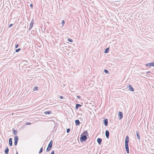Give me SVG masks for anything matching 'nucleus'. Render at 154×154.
Returning <instances> with one entry per match:
<instances>
[{"label":"nucleus","instance_id":"72a5a7b5","mask_svg":"<svg viewBox=\"0 0 154 154\" xmlns=\"http://www.w3.org/2000/svg\"><path fill=\"white\" fill-rule=\"evenodd\" d=\"M30 6L31 8H32L33 7V5L32 4H31L30 5Z\"/></svg>","mask_w":154,"mask_h":154},{"label":"nucleus","instance_id":"ddd939ff","mask_svg":"<svg viewBox=\"0 0 154 154\" xmlns=\"http://www.w3.org/2000/svg\"><path fill=\"white\" fill-rule=\"evenodd\" d=\"M12 139L11 138H9V144L10 146H12Z\"/></svg>","mask_w":154,"mask_h":154},{"label":"nucleus","instance_id":"a211bd4d","mask_svg":"<svg viewBox=\"0 0 154 154\" xmlns=\"http://www.w3.org/2000/svg\"><path fill=\"white\" fill-rule=\"evenodd\" d=\"M44 114L45 115H48L51 114V111H45L44 112Z\"/></svg>","mask_w":154,"mask_h":154},{"label":"nucleus","instance_id":"39448f33","mask_svg":"<svg viewBox=\"0 0 154 154\" xmlns=\"http://www.w3.org/2000/svg\"><path fill=\"white\" fill-rule=\"evenodd\" d=\"M146 66H154V62L146 63Z\"/></svg>","mask_w":154,"mask_h":154},{"label":"nucleus","instance_id":"5701e85b","mask_svg":"<svg viewBox=\"0 0 154 154\" xmlns=\"http://www.w3.org/2000/svg\"><path fill=\"white\" fill-rule=\"evenodd\" d=\"M38 88V87L35 86L33 88V91H35V90H37Z\"/></svg>","mask_w":154,"mask_h":154},{"label":"nucleus","instance_id":"393cba45","mask_svg":"<svg viewBox=\"0 0 154 154\" xmlns=\"http://www.w3.org/2000/svg\"><path fill=\"white\" fill-rule=\"evenodd\" d=\"M20 49H21L20 48H18L17 49L15 50V52H18L19 51H20Z\"/></svg>","mask_w":154,"mask_h":154},{"label":"nucleus","instance_id":"ea45409f","mask_svg":"<svg viewBox=\"0 0 154 154\" xmlns=\"http://www.w3.org/2000/svg\"><path fill=\"white\" fill-rule=\"evenodd\" d=\"M26 62L27 63H27V62H26Z\"/></svg>","mask_w":154,"mask_h":154},{"label":"nucleus","instance_id":"f3484780","mask_svg":"<svg viewBox=\"0 0 154 154\" xmlns=\"http://www.w3.org/2000/svg\"><path fill=\"white\" fill-rule=\"evenodd\" d=\"M82 105L79 104H76L75 105V108L76 109H77L79 107H81Z\"/></svg>","mask_w":154,"mask_h":154},{"label":"nucleus","instance_id":"2f4dec72","mask_svg":"<svg viewBox=\"0 0 154 154\" xmlns=\"http://www.w3.org/2000/svg\"><path fill=\"white\" fill-rule=\"evenodd\" d=\"M54 150H53L52 151L51 154H54Z\"/></svg>","mask_w":154,"mask_h":154},{"label":"nucleus","instance_id":"f03ea898","mask_svg":"<svg viewBox=\"0 0 154 154\" xmlns=\"http://www.w3.org/2000/svg\"><path fill=\"white\" fill-rule=\"evenodd\" d=\"M53 144V141L51 140L49 143L46 149V152H49L51 149Z\"/></svg>","mask_w":154,"mask_h":154},{"label":"nucleus","instance_id":"7c9ffc66","mask_svg":"<svg viewBox=\"0 0 154 154\" xmlns=\"http://www.w3.org/2000/svg\"><path fill=\"white\" fill-rule=\"evenodd\" d=\"M18 47V44H16L15 46V48H17Z\"/></svg>","mask_w":154,"mask_h":154},{"label":"nucleus","instance_id":"58836bf2","mask_svg":"<svg viewBox=\"0 0 154 154\" xmlns=\"http://www.w3.org/2000/svg\"><path fill=\"white\" fill-rule=\"evenodd\" d=\"M25 64H26V65H28V64H26V63H25Z\"/></svg>","mask_w":154,"mask_h":154},{"label":"nucleus","instance_id":"e433bc0d","mask_svg":"<svg viewBox=\"0 0 154 154\" xmlns=\"http://www.w3.org/2000/svg\"><path fill=\"white\" fill-rule=\"evenodd\" d=\"M77 97H78V98H80V96H77Z\"/></svg>","mask_w":154,"mask_h":154},{"label":"nucleus","instance_id":"cd10ccee","mask_svg":"<svg viewBox=\"0 0 154 154\" xmlns=\"http://www.w3.org/2000/svg\"><path fill=\"white\" fill-rule=\"evenodd\" d=\"M70 131V128H68L66 130V132L67 133H69Z\"/></svg>","mask_w":154,"mask_h":154},{"label":"nucleus","instance_id":"20e7f679","mask_svg":"<svg viewBox=\"0 0 154 154\" xmlns=\"http://www.w3.org/2000/svg\"><path fill=\"white\" fill-rule=\"evenodd\" d=\"M118 116L119 119H121L123 118V114L122 112L119 111L118 112Z\"/></svg>","mask_w":154,"mask_h":154},{"label":"nucleus","instance_id":"b1692460","mask_svg":"<svg viewBox=\"0 0 154 154\" xmlns=\"http://www.w3.org/2000/svg\"><path fill=\"white\" fill-rule=\"evenodd\" d=\"M68 41L70 42H73V40H72V39H71L70 38H68Z\"/></svg>","mask_w":154,"mask_h":154},{"label":"nucleus","instance_id":"7ed1b4c3","mask_svg":"<svg viewBox=\"0 0 154 154\" xmlns=\"http://www.w3.org/2000/svg\"><path fill=\"white\" fill-rule=\"evenodd\" d=\"M129 142V137L127 135L126 137L125 141V145H128Z\"/></svg>","mask_w":154,"mask_h":154},{"label":"nucleus","instance_id":"412c9836","mask_svg":"<svg viewBox=\"0 0 154 154\" xmlns=\"http://www.w3.org/2000/svg\"><path fill=\"white\" fill-rule=\"evenodd\" d=\"M13 132L14 134L15 135H16L17 134V131L16 130H14Z\"/></svg>","mask_w":154,"mask_h":154},{"label":"nucleus","instance_id":"aec40b11","mask_svg":"<svg viewBox=\"0 0 154 154\" xmlns=\"http://www.w3.org/2000/svg\"><path fill=\"white\" fill-rule=\"evenodd\" d=\"M18 137L17 136H15L14 138V141L18 142Z\"/></svg>","mask_w":154,"mask_h":154},{"label":"nucleus","instance_id":"4be33fe9","mask_svg":"<svg viewBox=\"0 0 154 154\" xmlns=\"http://www.w3.org/2000/svg\"><path fill=\"white\" fill-rule=\"evenodd\" d=\"M104 71L105 73L106 74H108L109 73V71L106 69H104Z\"/></svg>","mask_w":154,"mask_h":154},{"label":"nucleus","instance_id":"f257e3e1","mask_svg":"<svg viewBox=\"0 0 154 154\" xmlns=\"http://www.w3.org/2000/svg\"><path fill=\"white\" fill-rule=\"evenodd\" d=\"M87 136H85V135H83V134H81L80 138V141L82 142L85 141L87 139Z\"/></svg>","mask_w":154,"mask_h":154},{"label":"nucleus","instance_id":"2eb2a0df","mask_svg":"<svg viewBox=\"0 0 154 154\" xmlns=\"http://www.w3.org/2000/svg\"><path fill=\"white\" fill-rule=\"evenodd\" d=\"M136 134L137 136V138L139 141L140 140V137L139 135V132L138 131H137L136 132Z\"/></svg>","mask_w":154,"mask_h":154},{"label":"nucleus","instance_id":"c756f323","mask_svg":"<svg viewBox=\"0 0 154 154\" xmlns=\"http://www.w3.org/2000/svg\"><path fill=\"white\" fill-rule=\"evenodd\" d=\"M17 142H17V141H14V145H15V146H16V145H17Z\"/></svg>","mask_w":154,"mask_h":154},{"label":"nucleus","instance_id":"dca6fc26","mask_svg":"<svg viewBox=\"0 0 154 154\" xmlns=\"http://www.w3.org/2000/svg\"><path fill=\"white\" fill-rule=\"evenodd\" d=\"M5 154H8L9 152V149L8 147L5 148Z\"/></svg>","mask_w":154,"mask_h":154},{"label":"nucleus","instance_id":"6ab92c4d","mask_svg":"<svg viewBox=\"0 0 154 154\" xmlns=\"http://www.w3.org/2000/svg\"><path fill=\"white\" fill-rule=\"evenodd\" d=\"M109 48H108L105 49L104 51V53H108L109 52Z\"/></svg>","mask_w":154,"mask_h":154},{"label":"nucleus","instance_id":"1a4fd4ad","mask_svg":"<svg viewBox=\"0 0 154 154\" xmlns=\"http://www.w3.org/2000/svg\"><path fill=\"white\" fill-rule=\"evenodd\" d=\"M97 141L99 145H100L101 144L102 139L100 138H98L97 140Z\"/></svg>","mask_w":154,"mask_h":154},{"label":"nucleus","instance_id":"0eeeda50","mask_svg":"<svg viewBox=\"0 0 154 154\" xmlns=\"http://www.w3.org/2000/svg\"><path fill=\"white\" fill-rule=\"evenodd\" d=\"M33 23H34L33 20V19H32V20L29 25V30H30L31 29V28H32V27L33 25Z\"/></svg>","mask_w":154,"mask_h":154},{"label":"nucleus","instance_id":"6e6552de","mask_svg":"<svg viewBox=\"0 0 154 154\" xmlns=\"http://www.w3.org/2000/svg\"><path fill=\"white\" fill-rule=\"evenodd\" d=\"M109 132L108 130H106L105 131V135L106 137L107 138H109Z\"/></svg>","mask_w":154,"mask_h":154},{"label":"nucleus","instance_id":"f8f14e48","mask_svg":"<svg viewBox=\"0 0 154 154\" xmlns=\"http://www.w3.org/2000/svg\"><path fill=\"white\" fill-rule=\"evenodd\" d=\"M75 123L76 125L78 126L80 125V122L79 120L77 119L75 121Z\"/></svg>","mask_w":154,"mask_h":154},{"label":"nucleus","instance_id":"9b49d317","mask_svg":"<svg viewBox=\"0 0 154 154\" xmlns=\"http://www.w3.org/2000/svg\"><path fill=\"white\" fill-rule=\"evenodd\" d=\"M128 87H129V89L131 91H134V89L131 85H130V84L129 85Z\"/></svg>","mask_w":154,"mask_h":154},{"label":"nucleus","instance_id":"f704fd0d","mask_svg":"<svg viewBox=\"0 0 154 154\" xmlns=\"http://www.w3.org/2000/svg\"><path fill=\"white\" fill-rule=\"evenodd\" d=\"M151 73V72L149 71L147 72H146V74L148 75H149V73Z\"/></svg>","mask_w":154,"mask_h":154},{"label":"nucleus","instance_id":"c9c22d12","mask_svg":"<svg viewBox=\"0 0 154 154\" xmlns=\"http://www.w3.org/2000/svg\"><path fill=\"white\" fill-rule=\"evenodd\" d=\"M60 98L61 99H62L63 98V96H60Z\"/></svg>","mask_w":154,"mask_h":154},{"label":"nucleus","instance_id":"473e14b6","mask_svg":"<svg viewBox=\"0 0 154 154\" xmlns=\"http://www.w3.org/2000/svg\"><path fill=\"white\" fill-rule=\"evenodd\" d=\"M13 25V24H10L9 25V27H11Z\"/></svg>","mask_w":154,"mask_h":154},{"label":"nucleus","instance_id":"bb28decb","mask_svg":"<svg viewBox=\"0 0 154 154\" xmlns=\"http://www.w3.org/2000/svg\"><path fill=\"white\" fill-rule=\"evenodd\" d=\"M65 21L64 20H62V21L61 24H62V25L63 26L65 24Z\"/></svg>","mask_w":154,"mask_h":154},{"label":"nucleus","instance_id":"4c0bfd02","mask_svg":"<svg viewBox=\"0 0 154 154\" xmlns=\"http://www.w3.org/2000/svg\"><path fill=\"white\" fill-rule=\"evenodd\" d=\"M16 154H18L17 152H16Z\"/></svg>","mask_w":154,"mask_h":154},{"label":"nucleus","instance_id":"a878e982","mask_svg":"<svg viewBox=\"0 0 154 154\" xmlns=\"http://www.w3.org/2000/svg\"><path fill=\"white\" fill-rule=\"evenodd\" d=\"M43 151V148L42 147L40 149V151H39V153H41V152H42Z\"/></svg>","mask_w":154,"mask_h":154},{"label":"nucleus","instance_id":"423d86ee","mask_svg":"<svg viewBox=\"0 0 154 154\" xmlns=\"http://www.w3.org/2000/svg\"><path fill=\"white\" fill-rule=\"evenodd\" d=\"M103 122L104 124V125L106 126H107L108 125V120L107 119H105L103 120Z\"/></svg>","mask_w":154,"mask_h":154},{"label":"nucleus","instance_id":"4468645a","mask_svg":"<svg viewBox=\"0 0 154 154\" xmlns=\"http://www.w3.org/2000/svg\"><path fill=\"white\" fill-rule=\"evenodd\" d=\"M125 148L127 153H129V152L128 145H125Z\"/></svg>","mask_w":154,"mask_h":154},{"label":"nucleus","instance_id":"c85d7f7f","mask_svg":"<svg viewBox=\"0 0 154 154\" xmlns=\"http://www.w3.org/2000/svg\"><path fill=\"white\" fill-rule=\"evenodd\" d=\"M26 125H30L31 124V123L29 122H26Z\"/></svg>","mask_w":154,"mask_h":154},{"label":"nucleus","instance_id":"9d476101","mask_svg":"<svg viewBox=\"0 0 154 154\" xmlns=\"http://www.w3.org/2000/svg\"><path fill=\"white\" fill-rule=\"evenodd\" d=\"M83 135H85V136H88V134L87 131L85 130L84 132L81 134Z\"/></svg>","mask_w":154,"mask_h":154}]
</instances>
